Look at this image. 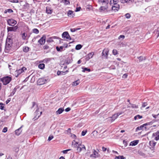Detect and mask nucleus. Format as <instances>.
<instances>
[{
	"instance_id": "1",
	"label": "nucleus",
	"mask_w": 159,
	"mask_h": 159,
	"mask_svg": "<svg viewBox=\"0 0 159 159\" xmlns=\"http://www.w3.org/2000/svg\"><path fill=\"white\" fill-rule=\"evenodd\" d=\"M11 80V77L9 76L3 77L0 79L1 81L3 83V84L4 85H6L9 84Z\"/></svg>"
},
{
	"instance_id": "2",
	"label": "nucleus",
	"mask_w": 159,
	"mask_h": 159,
	"mask_svg": "<svg viewBox=\"0 0 159 159\" xmlns=\"http://www.w3.org/2000/svg\"><path fill=\"white\" fill-rule=\"evenodd\" d=\"M99 150L97 149L96 150L93 149V154L90 155V157L91 158H96L100 157V155L99 154Z\"/></svg>"
},
{
	"instance_id": "3",
	"label": "nucleus",
	"mask_w": 159,
	"mask_h": 159,
	"mask_svg": "<svg viewBox=\"0 0 159 159\" xmlns=\"http://www.w3.org/2000/svg\"><path fill=\"white\" fill-rule=\"evenodd\" d=\"M7 22L9 25L12 26H14L17 23V21L12 19L8 20Z\"/></svg>"
},
{
	"instance_id": "4",
	"label": "nucleus",
	"mask_w": 159,
	"mask_h": 159,
	"mask_svg": "<svg viewBox=\"0 0 159 159\" xmlns=\"http://www.w3.org/2000/svg\"><path fill=\"white\" fill-rule=\"evenodd\" d=\"M26 70V68L24 67H22L21 69L17 70L15 71L16 74H17V75L16 76V77H17L19 75L22 73L25 70Z\"/></svg>"
},
{
	"instance_id": "5",
	"label": "nucleus",
	"mask_w": 159,
	"mask_h": 159,
	"mask_svg": "<svg viewBox=\"0 0 159 159\" xmlns=\"http://www.w3.org/2000/svg\"><path fill=\"white\" fill-rule=\"evenodd\" d=\"M122 114V112L118 113L116 114H115L113 115L112 117H109V118L110 119L109 120H111V122H113L116 119L118 116Z\"/></svg>"
},
{
	"instance_id": "6",
	"label": "nucleus",
	"mask_w": 159,
	"mask_h": 159,
	"mask_svg": "<svg viewBox=\"0 0 159 159\" xmlns=\"http://www.w3.org/2000/svg\"><path fill=\"white\" fill-rule=\"evenodd\" d=\"M11 46H9V45H6L5 48V52L7 53H11Z\"/></svg>"
},
{
	"instance_id": "7",
	"label": "nucleus",
	"mask_w": 159,
	"mask_h": 159,
	"mask_svg": "<svg viewBox=\"0 0 159 159\" xmlns=\"http://www.w3.org/2000/svg\"><path fill=\"white\" fill-rule=\"evenodd\" d=\"M62 38L64 39H66L69 40L71 39V38L67 32H64L62 34Z\"/></svg>"
},
{
	"instance_id": "8",
	"label": "nucleus",
	"mask_w": 159,
	"mask_h": 159,
	"mask_svg": "<svg viewBox=\"0 0 159 159\" xmlns=\"http://www.w3.org/2000/svg\"><path fill=\"white\" fill-rule=\"evenodd\" d=\"M112 2H113V4L112 6L116 7L117 9V11H118L119 9L120 6L119 4H117V1H115L114 0L112 1H111L110 2V4H111Z\"/></svg>"
},
{
	"instance_id": "9",
	"label": "nucleus",
	"mask_w": 159,
	"mask_h": 159,
	"mask_svg": "<svg viewBox=\"0 0 159 159\" xmlns=\"http://www.w3.org/2000/svg\"><path fill=\"white\" fill-rule=\"evenodd\" d=\"M18 28V27L17 26H16L14 27H8L7 28V32L9 31H13L16 32L17 29Z\"/></svg>"
},
{
	"instance_id": "10",
	"label": "nucleus",
	"mask_w": 159,
	"mask_h": 159,
	"mask_svg": "<svg viewBox=\"0 0 159 159\" xmlns=\"http://www.w3.org/2000/svg\"><path fill=\"white\" fill-rule=\"evenodd\" d=\"M46 38L45 35H43L41 38L38 40V43H39L41 45L44 44L45 42Z\"/></svg>"
},
{
	"instance_id": "11",
	"label": "nucleus",
	"mask_w": 159,
	"mask_h": 159,
	"mask_svg": "<svg viewBox=\"0 0 159 159\" xmlns=\"http://www.w3.org/2000/svg\"><path fill=\"white\" fill-rule=\"evenodd\" d=\"M46 80L44 78H41L39 79L37 81V84L39 85H41L45 84Z\"/></svg>"
},
{
	"instance_id": "12",
	"label": "nucleus",
	"mask_w": 159,
	"mask_h": 159,
	"mask_svg": "<svg viewBox=\"0 0 159 159\" xmlns=\"http://www.w3.org/2000/svg\"><path fill=\"white\" fill-rule=\"evenodd\" d=\"M149 124V123H147L146 124H144L141 126L137 127L136 129V131H137V130L143 129L144 128L145 129H146L147 128L146 127V125H148Z\"/></svg>"
},
{
	"instance_id": "13",
	"label": "nucleus",
	"mask_w": 159,
	"mask_h": 159,
	"mask_svg": "<svg viewBox=\"0 0 159 159\" xmlns=\"http://www.w3.org/2000/svg\"><path fill=\"white\" fill-rule=\"evenodd\" d=\"M12 40L10 38L7 37L6 39V45H9V46H12Z\"/></svg>"
},
{
	"instance_id": "14",
	"label": "nucleus",
	"mask_w": 159,
	"mask_h": 159,
	"mask_svg": "<svg viewBox=\"0 0 159 159\" xmlns=\"http://www.w3.org/2000/svg\"><path fill=\"white\" fill-rule=\"evenodd\" d=\"M59 39V38L57 36H53L49 38L48 39H47L46 41L47 43H51L54 41L53 39Z\"/></svg>"
},
{
	"instance_id": "15",
	"label": "nucleus",
	"mask_w": 159,
	"mask_h": 159,
	"mask_svg": "<svg viewBox=\"0 0 159 159\" xmlns=\"http://www.w3.org/2000/svg\"><path fill=\"white\" fill-rule=\"evenodd\" d=\"M108 50L107 49H104L103 51L102 54V56L106 58H107L108 56Z\"/></svg>"
},
{
	"instance_id": "16",
	"label": "nucleus",
	"mask_w": 159,
	"mask_h": 159,
	"mask_svg": "<svg viewBox=\"0 0 159 159\" xmlns=\"http://www.w3.org/2000/svg\"><path fill=\"white\" fill-rule=\"evenodd\" d=\"M153 136L155 137V139L157 141L159 139V132L157 131L156 133H153Z\"/></svg>"
},
{
	"instance_id": "17",
	"label": "nucleus",
	"mask_w": 159,
	"mask_h": 159,
	"mask_svg": "<svg viewBox=\"0 0 159 159\" xmlns=\"http://www.w3.org/2000/svg\"><path fill=\"white\" fill-rule=\"evenodd\" d=\"M64 111V108H63L61 107L56 111V114L57 115L60 114L61 113Z\"/></svg>"
},
{
	"instance_id": "18",
	"label": "nucleus",
	"mask_w": 159,
	"mask_h": 159,
	"mask_svg": "<svg viewBox=\"0 0 159 159\" xmlns=\"http://www.w3.org/2000/svg\"><path fill=\"white\" fill-rule=\"evenodd\" d=\"M139 142V140H135L131 142L130 143V145L132 146H135L138 144Z\"/></svg>"
},
{
	"instance_id": "19",
	"label": "nucleus",
	"mask_w": 159,
	"mask_h": 159,
	"mask_svg": "<svg viewBox=\"0 0 159 159\" xmlns=\"http://www.w3.org/2000/svg\"><path fill=\"white\" fill-rule=\"evenodd\" d=\"M93 52H91L89 53L87 56L86 59L87 60L92 58L93 57Z\"/></svg>"
},
{
	"instance_id": "20",
	"label": "nucleus",
	"mask_w": 159,
	"mask_h": 159,
	"mask_svg": "<svg viewBox=\"0 0 159 159\" xmlns=\"http://www.w3.org/2000/svg\"><path fill=\"white\" fill-rule=\"evenodd\" d=\"M21 127H22L21 126L20 128L17 129H16V130L15 133H16V134L17 135H19L20 134V133H21V132L22 131V130L21 129Z\"/></svg>"
},
{
	"instance_id": "21",
	"label": "nucleus",
	"mask_w": 159,
	"mask_h": 159,
	"mask_svg": "<svg viewBox=\"0 0 159 159\" xmlns=\"http://www.w3.org/2000/svg\"><path fill=\"white\" fill-rule=\"evenodd\" d=\"M73 12L71 10H69L68 12V16L70 17H73L74 15L73 14Z\"/></svg>"
},
{
	"instance_id": "22",
	"label": "nucleus",
	"mask_w": 159,
	"mask_h": 159,
	"mask_svg": "<svg viewBox=\"0 0 159 159\" xmlns=\"http://www.w3.org/2000/svg\"><path fill=\"white\" fill-rule=\"evenodd\" d=\"M53 58H46L43 60L42 62L45 63H47L48 62L50 61Z\"/></svg>"
},
{
	"instance_id": "23",
	"label": "nucleus",
	"mask_w": 159,
	"mask_h": 159,
	"mask_svg": "<svg viewBox=\"0 0 159 159\" xmlns=\"http://www.w3.org/2000/svg\"><path fill=\"white\" fill-rule=\"evenodd\" d=\"M156 143L154 141H152L149 142V144L152 148H153L156 145Z\"/></svg>"
},
{
	"instance_id": "24",
	"label": "nucleus",
	"mask_w": 159,
	"mask_h": 159,
	"mask_svg": "<svg viewBox=\"0 0 159 159\" xmlns=\"http://www.w3.org/2000/svg\"><path fill=\"white\" fill-rule=\"evenodd\" d=\"M78 144H79L78 143L76 142L75 140H73L72 143V146L75 148L76 147L78 146Z\"/></svg>"
},
{
	"instance_id": "25",
	"label": "nucleus",
	"mask_w": 159,
	"mask_h": 159,
	"mask_svg": "<svg viewBox=\"0 0 159 159\" xmlns=\"http://www.w3.org/2000/svg\"><path fill=\"white\" fill-rule=\"evenodd\" d=\"M46 12L49 14H51L52 12V10L49 7H47L46 8Z\"/></svg>"
},
{
	"instance_id": "26",
	"label": "nucleus",
	"mask_w": 159,
	"mask_h": 159,
	"mask_svg": "<svg viewBox=\"0 0 159 159\" xmlns=\"http://www.w3.org/2000/svg\"><path fill=\"white\" fill-rule=\"evenodd\" d=\"M63 47L62 46H60V47H57L56 48V49L57 51L62 52L63 51Z\"/></svg>"
},
{
	"instance_id": "27",
	"label": "nucleus",
	"mask_w": 159,
	"mask_h": 159,
	"mask_svg": "<svg viewBox=\"0 0 159 159\" xmlns=\"http://www.w3.org/2000/svg\"><path fill=\"white\" fill-rule=\"evenodd\" d=\"M76 147L77 148V151L78 152H80L82 150L81 148V146H80V144H78V146Z\"/></svg>"
},
{
	"instance_id": "28",
	"label": "nucleus",
	"mask_w": 159,
	"mask_h": 159,
	"mask_svg": "<svg viewBox=\"0 0 159 159\" xmlns=\"http://www.w3.org/2000/svg\"><path fill=\"white\" fill-rule=\"evenodd\" d=\"M62 2L65 5H67L70 4V2L67 0H62Z\"/></svg>"
},
{
	"instance_id": "29",
	"label": "nucleus",
	"mask_w": 159,
	"mask_h": 159,
	"mask_svg": "<svg viewBox=\"0 0 159 159\" xmlns=\"http://www.w3.org/2000/svg\"><path fill=\"white\" fill-rule=\"evenodd\" d=\"M137 58L139 59V62H141L143 60H145L146 59L145 57H143V56L137 57Z\"/></svg>"
},
{
	"instance_id": "30",
	"label": "nucleus",
	"mask_w": 159,
	"mask_h": 159,
	"mask_svg": "<svg viewBox=\"0 0 159 159\" xmlns=\"http://www.w3.org/2000/svg\"><path fill=\"white\" fill-rule=\"evenodd\" d=\"M29 48L27 47H24L23 48V51L25 52H28L29 51Z\"/></svg>"
},
{
	"instance_id": "31",
	"label": "nucleus",
	"mask_w": 159,
	"mask_h": 159,
	"mask_svg": "<svg viewBox=\"0 0 159 159\" xmlns=\"http://www.w3.org/2000/svg\"><path fill=\"white\" fill-rule=\"evenodd\" d=\"M82 69H83V70L82 71L83 72H85V71H87L88 72H90L91 71L90 69L87 68L82 67Z\"/></svg>"
},
{
	"instance_id": "32",
	"label": "nucleus",
	"mask_w": 159,
	"mask_h": 159,
	"mask_svg": "<svg viewBox=\"0 0 159 159\" xmlns=\"http://www.w3.org/2000/svg\"><path fill=\"white\" fill-rule=\"evenodd\" d=\"M45 65L43 63L40 64L39 65V68L41 69H43L44 68Z\"/></svg>"
},
{
	"instance_id": "33",
	"label": "nucleus",
	"mask_w": 159,
	"mask_h": 159,
	"mask_svg": "<svg viewBox=\"0 0 159 159\" xmlns=\"http://www.w3.org/2000/svg\"><path fill=\"white\" fill-rule=\"evenodd\" d=\"M13 12V11L11 9H9L5 10L4 12L5 13H7V12H8L9 13H11Z\"/></svg>"
},
{
	"instance_id": "34",
	"label": "nucleus",
	"mask_w": 159,
	"mask_h": 159,
	"mask_svg": "<svg viewBox=\"0 0 159 159\" xmlns=\"http://www.w3.org/2000/svg\"><path fill=\"white\" fill-rule=\"evenodd\" d=\"M125 157H124L123 156H116L115 159H125Z\"/></svg>"
},
{
	"instance_id": "35",
	"label": "nucleus",
	"mask_w": 159,
	"mask_h": 159,
	"mask_svg": "<svg viewBox=\"0 0 159 159\" xmlns=\"http://www.w3.org/2000/svg\"><path fill=\"white\" fill-rule=\"evenodd\" d=\"M82 47V46L80 44L77 45L75 47V49L77 50L80 49Z\"/></svg>"
},
{
	"instance_id": "36",
	"label": "nucleus",
	"mask_w": 159,
	"mask_h": 159,
	"mask_svg": "<svg viewBox=\"0 0 159 159\" xmlns=\"http://www.w3.org/2000/svg\"><path fill=\"white\" fill-rule=\"evenodd\" d=\"M142 118V116H141L138 115L135 116H134V120H136L137 119H141Z\"/></svg>"
},
{
	"instance_id": "37",
	"label": "nucleus",
	"mask_w": 159,
	"mask_h": 159,
	"mask_svg": "<svg viewBox=\"0 0 159 159\" xmlns=\"http://www.w3.org/2000/svg\"><path fill=\"white\" fill-rule=\"evenodd\" d=\"M130 1L132 2L131 0H120L121 2L122 3L129 2Z\"/></svg>"
},
{
	"instance_id": "38",
	"label": "nucleus",
	"mask_w": 159,
	"mask_h": 159,
	"mask_svg": "<svg viewBox=\"0 0 159 159\" xmlns=\"http://www.w3.org/2000/svg\"><path fill=\"white\" fill-rule=\"evenodd\" d=\"M80 83V81L79 80H76L73 83V85L75 86H76L78 85Z\"/></svg>"
},
{
	"instance_id": "39",
	"label": "nucleus",
	"mask_w": 159,
	"mask_h": 159,
	"mask_svg": "<svg viewBox=\"0 0 159 159\" xmlns=\"http://www.w3.org/2000/svg\"><path fill=\"white\" fill-rule=\"evenodd\" d=\"M27 36V34H26L25 33H24L22 35V38L24 40L25 39Z\"/></svg>"
},
{
	"instance_id": "40",
	"label": "nucleus",
	"mask_w": 159,
	"mask_h": 159,
	"mask_svg": "<svg viewBox=\"0 0 159 159\" xmlns=\"http://www.w3.org/2000/svg\"><path fill=\"white\" fill-rule=\"evenodd\" d=\"M4 104L3 103H0V109L1 110H3L4 108Z\"/></svg>"
},
{
	"instance_id": "41",
	"label": "nucleus",
	"mask_w": 159,
	"mask_h": 159,
	"mask_svg": "<svg viewBox=\"0 0 159 159\" xmlns=\"http://www.w3.org/2000/svg\"><path fill=\"white\" fill-rule=\"evenodd\" d=\"M112 53L113 54H114L115 55H116L118 54V52L116 49H113L112 51Z\"/></svg>"
},
{
	"instance_id": "42",
	"label": "nucleus",
	"mask_w": 159,
	"mask_h": 159,
	"mask_svg": "<svg viewBox=\"0 0 159 159\" xmlns=\"http://www.w3.org/2000/svg\"><path fill=\"white\" fill-rule=\"evenodd\" d=\"M68 72V71L67 70H66L65 72H66L67 73V72ZM61 73H65V72H63V71H60L58 70V71H57V75H61Z\"/></svg>"
},
{
	"instance_id": "43",
	"label": "nucleus",
	"mask_w": 159,
	"mask_h": 159,
	"mask_svg": "<svg viewBox=\"0 0 159 159\" xmlns=\"http://www.w3.org/2000/svg\"><path fill=\"white\" fill-rule=\"evenodd\" d=\"M33 32L34 33L37 34L39 33V30L37 29H34L33 30Z\"/></svg>"
},
{
	"instance_id": "44",
	"label": "nucleus",
	"mask_w": 159,
	"mask_h": 159,
	"mask_svg": "<svg viewBox=\"0 0 159 159\" xmlns=\"http://www.w3.org/2000/svg\"><path fill=\"white\" fill-rule=\"evenodd\" d=\"M71 150L70 149H68L65 150H63L62 151V152L64 154H66L67 153V152L69 151H70Z\"/></svg>"
},
{
	"instance_id": "45",
	"label": "nucleus",
	"mask_w": 159,
	"mask_h": 159,
	"mask_svg": "<svg viewBox=\"0 0 159 159\" xmlns=\"http://www.w3.org/2000/svg\"><path fill=\"white\" fill-rule=\"evenodd\" d=\"M34 107H36V108H37V105H36V104L35 102H33V106H32V107H31V109H33Z\"/></svg>"
},
{
	"instance_id": "46",
	"label": "nucleus",
	"mask_w": 159,
	"mask_h": 159,
	"mask_svg": "<svg viewBox=\"0 0 159 159\" xmlns=\"http://www.w3.org/2000/svg\"><path fill=\"white\" fill-rule=\"evenodd\" d=\"M80 146H81V148H82V150H83L84 149V151L86 150V148L85 147V146L84 145H81V144H80Z\"/></svg>"
},
{
	"instance_id": "47",
	"label": "nucleus",
	"mask_w": 159,
	"mask_h": 159,
	"mask_svg": "<svg viewBox=\"0 0 159 159\" xmlns=\"http://www.w3.org/2000/svg\"><path fill=\"white\" fill-rule=\"evenodd\" d=\"M147 105H148V104H147V102H143L142 107H144L146 106Z\"/></svg>"
},
{
	"instance_id": "48",
	"label": "nucleus",
	"mask_w": 159,
	"mask_h": 159,
	"mask_svg": "<svg viewBox=\"0 0 159 159\" xmlns=\"http://www.w3.org/2000/svg\"><path fill=\"white\" fill-rule=\"evenodd\" d=\"M125 17H126L127 18V19H129L130 18V14L129 13H127L125 15Z\"/></svg>"
},
{
	"instance_id": "49",
	"label": "nucleus",
	"mask_w": 159,
	"mask_h": 159,
	"mask_svg": "<svg viewBox=\"0 0 159 159\" xmlns=\"http://www.w3.org/2000/svg\"><path fill=\"white\" fill-rule=\"evenodd\" d=\"M70 136L72 138L74 139H75L76 138V136L73 134H72L71 133H70Z\"/></svg>"
},
{
	"instance_id": "50",
	"label": "nucleus",
	"mask_w": 159,
	"mask_h": 159,
	"mask_svg": "<svg viewBox=\"0 0 159 159\" xmlns=\"http://www.w3.org/2000/svg\"><path fill=\"white\" fill-rule=\"evenodd\" d=\"M101 2L102 3H104L106 4H108V0H102Z\"/></svg>"
},
{
	"instance_id": "51",
	"label": "nucleus",
	"mask_w": 159,
	"mask_h": 159,
	"mask_svg": "<svg viewBox=\"0 0 159 159\" xmlns=\"http://www.w3.org/2000/svg\"><path fill=\"white\" fill-rule=\"evenodd\" d=\"M11 2L14 3H18L19 2L18 0H9Z\"/></svg>"
},
{
	"instance_id": "52",
	"label": "nucleus",
	"mask_w": 159,
	"mask_h": 159,
	"mask_svg": "<svg viewBox=\"0 0 159 159\" xmlns=\"http://www.w3.org/2000/svg\"><path fill=\"white\" fill-rule=\"evenodd\" d=\"M87 132V130H86L85 131H82L81 133L82 135L83 136H84L86 134Z\"/></svg>"
},
{
	"instance_id": "53",
	"label": "nucleus",
	"mask_w": 159,
	"mask_h": 159,
	"mask_svg": "<svg viewBox=\"0 0 159 159\" xmlns=\"http://www.w3.org/2000/svg\"><path fill=\"white\" fill-rule=\"evenodd\" d=\"M42 112L41 111L40 112V114L37 117H36V116H35L34 118H33V120H36L37 119H38L39 117L42 114Z\"/></svg>"
},
{
	"instance_id": "54",
	"label": "nucleus",
	"mask_w": 159,
	"mask_h": 159,
	"mask_svg": "<svg viewBox=\"0 0 159 159\" xmlns=\"http://www.w3.org/2000/svg\"><path fill=\"white\" fill-rule=\"evenodd\" d=\"M7 130V127H4L2 130V132L3 133L6 132Z\"/></svg>"
},
{
	"instance_id": "55",
	"label": "nucleus",
	"mask_w": 159,
	"mask_h": 159,
	"mask_svg": "<svg viewBox=\"0 0 159 159\" xmlns=\"http://www.w3.org/2000/svg\"><path fill=\"white\" fill-rule=\"evenodd\" d=\"M80 9H81V7H77L76 8V9L75 10V11L76 12L78 11H80Z\"/></svg>"
},
{
	"instance_id": "56",
	"label": "nucleus",
	"mask_w": 159,
	"mask_h": 159,
	"mask_svg": "<svg viewBox=\"0 0 159 159\" xmlns=\"http://www.w3.org/2000/svg\"><path fill=\"white\" fill-rule=\"evenodd\" d=\"M53 138V136H49L48 138V141H50Z\"/></svg>"
},
{
	"instance_id": "57",
	"label": "nucleus",
	"mask_w": 159,
	"mask_h": 159,
	"mask_svg": "<svg viewBox=\"0 0 159 159\" xmlns=\"http://www.w3.org/2000/svg\"><path fill=\"white\" fill-rule=\"evenodd\" d=\"M48 48H49L48 46V45H44L43 47V48L44 50L47 49H48Z\"/></svg>"
},
{
	"instance_id": "58",
	"label": "nucleus",
	"mask_w": 159,
	"mask_h": 159,
	"mask_svg": "<svg viewBox=\"0 0 159 159\" xmlns=\"http://www.w3.org/2000/svg\"><path fill=\"white\" fill-rule=\"evenodd\" d=\"M131 107L133 108H138V107L135 104H132Z\"/></svg>"
},
{
	"instance_id": "59",
	"label": "nucleus",
	"mask_w": 159,
	"mask_h": 159,
	"mask_svg": "<svg viewBox=\"0 0 159 159\" xmlns=\"http://www.w3.org/2000/svg\"><path fill=\"white\" fill-rule=\"evenodd\" d=\"M14 65V64L13 63H11L10 64L8 65V67L10 68V69H11V68H10L11 67H12L13 65Z\"/></svg>"
},
{
	"instance_id": "60",
	"label": "nucleus",
	"mask_w": 159,
	"mask_h": 159,
	"mask_svg": "<svg viewBox=\"0 0 159 159\" xmlns=\"http://www.w3.org/2000/svg\"><path fill=\"white\" fill-rule=\"evenodd\" d=\"M110 69L114 70L115 69V67L114 66H111L110 67Z\"/></svg>"
},
{
	"instance_id": "61",
	"label": "nucleus",
	"mask_w": 159,
	"mask_h": 159,
	"mask_svg": "<svg viewBox=\"0 0 159 159\" xmlns=\"http://www.w3.org/2000/svg\"><path fill=\"white\" fill-rule=\"evenodd\" d=\"M70 30L71 32H74L76 31L75 28H72Z\"/></svg>"
},
{
	"instance_id": "62",
	"label": "nucleus",
	"mask_w": 159,
	"mask_h": 159,
	"mask_svg": "<svg viewBox=\"0 0 159 159\" xmlns=\"http://www.w3.org/2000/svg\"><path fill=\"white\" fill-rule=\"evenodd\" d=\"M70 110V108L69 107H68L65 110V111L66 112H68Z\"/></svg>"
},
{
	"instance_id": "63",
	"label": "nucleus",
	"mask_w": 159,
	"mask_h": 159,
	"mask_svg": "<svg viewBox=\"0 0 159 159\" xmlns=\"http://www.w3.org/2000/svg\"><path fill=\"white\" fill-rule=\"evenodd\" d=\"M11 100L10 98L8 99L6 101V104H7Z\"/></svg>"
},
{
	"instance_id": "64",
	"label": "nucleus",
	"mask_w": 159,
	"mask_h": 159,
	"mask_svg": "<svg viewBox=\"0 0 159 159\" xmlns=\"http://www.w3.org/2000/svg\"><path fill=\"white\" fill-rule=\"evenodd\" d=\"M68 133H69V134H70L71 133V129L70 128L68 129V130L66 131Z\"/></svg>"
}]
</instances>
